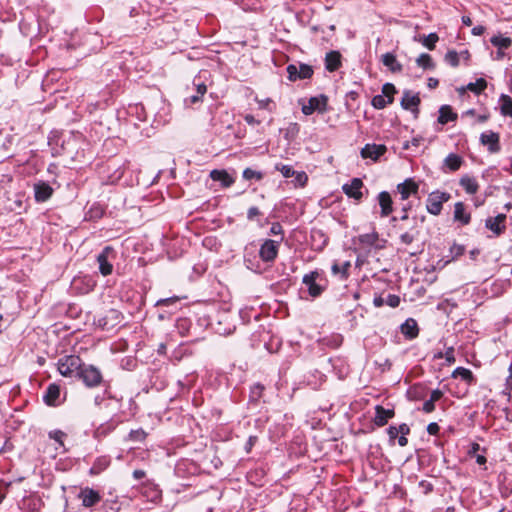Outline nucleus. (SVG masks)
Segmentation results:
<instances>
[{"label": "nucleus", "instance_id": "37", "mask_svg": "<svg viewBox=\"0 0 512 512\" xmlns=\"http://www.w3.org/2000/svg\"><path fill=\"white\" fill-rule=\"evenodd\" d=\"M452 378L460 377L468 386L475 385L477 379L472 371L465 367H457L451 374Z\"/></svg>", "mask_w": 512, "mask_h": 512}, {"label": "nucleus", "instance_id": "32", "mask_svg": "<svg viewBox=\"0 0 512 512\" xmlns=\"http://www.w3.org/2000/svg\"><path fill=\"white\" fill-rule=\"evenodd\" d=\"M310 238L311 246L316 251L323 250L329 241L328 236L320 229H312Z\"/></svg>", "mask_w": 512, "mask_h": 512}, {"label": "nucleus", "instance_id": "62", "mask_svg": "<svg viewBox=\"0 0 512 512\" xmlns=\"http://www.w3.org/2000/svg\"><path fill=\"white\" fill-rule=\"evenodd\" d=\"M419 487L421 488L422 492L427 495L429 493H431L434 489L432 483H430L429 481H426V480H422L419 482Z\"/></svg>", "mask_w": 512, "mask_h": 512}, {"label": "nucleus", "instance_id": "23", "mask_svg": "<svg viewBox=\"0 0 512 512\" xmlns=\"http://www.w3.org/2000/svg\"><path fill=\"white\" fill-rule=\"evenodd\" d=\"M394 416H395V410L394 409H386L382 405H376L375 406V416L373 418V423L377 427H383Z\"/></svg>", "mask_w": 512, "mask_h": 512}, {"label": "nucleus", "instance_id": "19", "mask_svg": "<svg viewBox=\"0 0 512 512\" xmlns=\"http://www.w3.org/2000/svg\"><path fill=\"white\" fill-rule=\"evenodd\" d=\"M420 103L421 99L418 94H413L410 90H405L403 92V97L401 99V107L403 109L418 114Z\"/></svg>", "mask_w": 512, "mask_h": 512}, {"label": "nucleus", "instance_id": "41", "mask_svg": "<svg viewBox=\"0 0 512 512\" xmlns=\"http://www.w3.org/2000/svg\"><path fill=\"white\" fill-rule=\"evenodd\" d=\"M378 239H379V234L377 232L361 234L358 237L359 244L362 247H366V248H370V247L374 246L377 243Z\"/></svg>", "mask_w": 512, "mask_h": 512}, {"label": "nucleus", "instance_id": "28", "mask_svg": "<svg viewBox=\"0 0 512 512\" xmlns=\"http://www.w3.org/2000/svg\"><path fill=\"white\" fill-rule=\"evenodd\" d=\"M464 163V159L456 154L450 153L446 156L443 161L442 171L443 172H456L458 171Z\"/></svg>", "mask_w": 512, "mask_h": 512}, {"label": "nucleus", "instance_id": "34", "mask_svg": "<svg viewBox=\"0 0 512 512\" xmlns=\"http://www.w3.org/2000/svg\"><path fill=\"white\" fill-rule=\"evenodd\" d=\"M438 112L439 115L437 122L441 125H445L449 122H455L458 119V114L453 111L450 105H442Z\"/></svg>", "mask_w": 512, "mask_h": 512}, {"label": "nucleus", "instance_id": "33", "mask_svg": "<svg viewBox=\"0 0 512 512\" xmlns=\"http://www.w3.org/2000/svg\"><path fill=\"white\" fill-rule=\"evenodd\" d=\"M488 86L486 79L478 78L475 82H470L466 86L458 88L459 94H464L467 90L471 91L475 95L482 94Z\"/></svg>", "mask_w": 512, "mask_h": 512}, {"label": "nucleus", "instance_id": "36", "mask_svg": "<svg viewBox=\"0 0 512 512\" xmlns=\"http://www.w3.org/2000/svg\"><path fill=\"white\" fill-rule=\"evenodd\" d=\"M459 184L470 195L476 194L480 187L477 179L467 174L460 178Z\"/></svg>", "mask_w": 512, "mask_h": 512}, {"label": "nucleus", "instance_id": "46", "mask_svg": "<svg viewBox=\"0 0 512 512\" xmlns=\"http://www.w3.org/2000/svg\"><path fill=\"white\" fill-rule=\"evenodd\" d=\"M416 63L419 67H422L423 69H434L435 64L433 62L432 57L427 53H422L417 59Z\"/></svg>", "mask_w": 512, "mask_h": 512}, {"label": "nucleus", "instance_id": "1", "mask_svg": "<svg viewBox=\"0 0 512 512\" xmlns=\"http://www.w3.org/2000/svg\"><path fill=\"white\" fill-rule=\"evenodd\" d=\"M411 208L410 203L405 204L401 209V216H392L390 220L393 228L399 233L400 242L404 245H410L418 238L420 234L418 227L426 219L425 215L410 217Z\"/></svg>", "mask_w": 512, "mask_h": 512}, {"label": "nucleus", "instance_id": "26", "mask_svg": "<svg viewBox=\"0 0 512 512\" xmlns=\"http://www.w3.org/2000/svg\"><path fill=\"white\" fill-rule=\"evenodd\" d=\"M106 210L107 206L105 204H102L100 202H94L89 206V208L85 212L84 220L97 222L98 220L103 218V216L106 213Z\"/></svg>", "mask_w": 512, "mask_h": 512}, {"label": "nucleus", "instance_id": "47", "mask_svg": "<svg viewBox=\"0 0 512 512\" xmlns=\"http://www.w3.org/2000/svg\"><path fill=\"white\" fill-rule=\"evenodd\" d=\"M343 342V337L340 334H334L330 337H325L322 339L323 345L330 347L332 349H336L341 346Z\"/></svg>", "mask_w": 512, "mask_h": 512}, {"label": "nucleus", "instance_id": "50", "mask_svg": "<svg viewBox=\"0 0 512 512\" xmlns=\"http://www.w3.org/2000/svg\"><path fill=\"white\" fill-rule=\"evenodd\" d=\"M445 62L453 68L459 66L460 63V55L455 50H449L444 56Z\"/></svg>", "mask_w": 512, "mask_h": 512}, {"label": "nucleus", "instance_id": "22", "mask_svg": "<svg viewBox=\"0 0 512 512\" xmlns=\"http://www.w3.org/2000/svg\"><path fill=\"white\" fill-rule=\"evenodd\" d=\"M453 220L462 226H466L471 222V213L467 211L465 203L459 201L454 204Z\"/></svg>", "mask_w": 512, "mask_h": 512}, {"label": "nucleus", "instance_id": "38", "mask_svg": "<svg viewBox=\"0 0 512 512\" xmlns=\"http://www.w3.org/2000/svg\"><path fill=\"white\" fill-rule=\"evenodd\" d=\"M381 61L383 65L393 73H399L403 70L402 64L397 61L396 56L393 53L388 52L383 54Z\"/></svg>", "mask_w": 512, "mask_h": 512}, {"label": "nucleus", "instance_id": "3", "mask_svg": "<svg viewBox=\"0 0 512 512\" xmlns=\"http://www.w3.org/2000/svg\"><path fill=\"white\" fill-rule=\"evenodd\" d=\"M83 361L78 355H65L58 359L57 370L67 378H77Z\"/></svg>", "mask_w": 512, "mask_h": 512}, {"label": "nucleus", "instance_id": "8", "mask_svg": "<svg viewBox=\"0 0 512 512\" xmlns=\"http://www.w3.org/2000/svg\"><path fill=\"white\" fill-rule=\"evenodd\" d=\"M77 499L81 501L84 508L90 509L102 501V495L98 490L86 486L80 489Z\"/></svg>", "mask_w": 512, "mask_h": 512}, {"label": "nucleus", "instance_id": "40", "mask_svg": "<svg viewBox=\"0 0 512 512\" xmlns=\"http://www.w3.org/2000/svg\"><path fill=\"white\" fill-rule=\"evenodd\" d=\"M264 217V213L256 206H251L247 210V220L250 222L256 221L260 227H263L266 222H262V219Z\"/></svg>", "mask_w": 512, "mask_h": 512}, {"label": "nucleus", "instance_id": "42", "mask_svg": "<svg viewBox=\"0 0 512 512\" xmlns=\"http://www.w3.org/2000/svg\"><path fill=\"white\" fill-rule=\"evenodd\" d=\"M490 42L493 46L500 50L508 49L512 45V39L509 37H504L501 34L492 36Z\"/></svg>", "mask_w": 512, "mask_h": 512}, {"label": "nucleus", "instance_id": "30", "mask_svg": "<svg viewBox=\"0 0 512 512\" xmlns=\"http://www.w3.org/2000/svg\"><path fill=\"white\" fill-rule=\"evenodd\" d=\"M324 61L325 69L329 72H335L342 66V55L339 51L332 50L326 53Z\"/></svg>", "mask_w": 512, "mask_h": 512}, {"label": "nucleus", "instance_id": "18", "mask_svg": "<svg viewBox=\"0 0 512 512\" xmlns=\"http://www.w3.org/2000/svg\"><path fill=\"white\" fill-rule=\"evenodd\" d=\"M506 214H498L496 217H489L485 220V227L496 236H500L506 230Z\"/></svg>", "mask_w": 512, "mask_h": 512}, {"label": "nucleus", "instance_id": "25", "mask_svg": "<svg viewBox=\"0 0 512 512\" xmlns=\"http://www.w3.org/2000/svg\"><path fill=\"white\" fill-rule=\"evenodd\" d=\"M352 264L350 261L340 262L335 260L331 266L332 275L340 281H346L350 276Z\"/></svg>", "mask_w": 512, "mask_h": 512}, {"label": "nucleus", "instance_id": "54", "mask_svg": "<svg viewBox=\"0 0 512 512\" xmlns=\"http://www.w3.org/2000/svg\"><path fill=\"white\" fill-rule=\"evenodd\" d=\"M128 438L131 441L143 442L147 438V433L142 428L131 430Z\"/></svg>", "mask_w": 512, "mask_h": 512}, {"label": "nucleus", "instance_id": "43", "mask_svg": "<svg viewBox=\"0 0 512 512\" xmlns=\"http://www.w3.org/2000/svg\"><path fill=\"white\" fill-rule=\"evenodd\" d=\"M264 390L265 386L263 384L255 383L250 388L249 401L252 403H258L263 396Z\"/></svg>", "mask_w": 512, "mask_h": 512}, {"label": "nucleus", "instance_id": "13", "mask_svg": "<svg viewBox=\"0 0 512 512\" xmlns=\"http://www.w3.org/2000/svg\"><path fill=\"white\" fill-rule=\"evenodd\" d=\"M328 97L321 94L317 97H311L306 105L302 106V112L304 115H311L315 111L323 113L327 110Z\"/></svg>", "mask_w": 512, "mask_h": 512}, {"label": "nucleus", "instance_id": "59", "mask_svg": "<svg viewBox=\"0 0 512 512\" xmlns=\"http://www.w3.org/2000/svg\"><path fill=\"white\" fill-rule=\"evenodd\" d=\"M465 252V246L461 244L454 243L450 248V253L452 258H458L462 256Z\"/></svg>", "mask_w": 512, "mask_h": 512}, {"label": "nucleus", "instance_id": "48", "mask_svg": "<svg viewBox=\"0 0 512 512\" xmlns=\"http://www.w3.org/2000/svg\"><path fill=\"white\" fill-rule=\"evenodd\" d=\"M242 177L247 181H261L264 178V173L248 167L243 170Z\"/></svg>", "mask_w": 512, "mask_h": 512}, {"label": "nucleus", "instance_id": "64", "mask_svg": "<svg viewBox=\"0 0 512 512\" xmlns=\"http://www.w3.org/2000/svg\"><path fill=\"white\" fill-rule=\"evenodd\" d=\"M295 179L296 181L303 187L307 184L308 176L305 172H296L295 171Z\"/></svg>", "mask_w": 512, "mask_h": 512}, {"label": "nucleus", "instance_id": "57", "mask_svg": "<svg viewBox=\"0 0 512 512\" xmlns=\"http://www.w3.org/2000/svg\"><path fill=\"white\" fill-rule=\"evenodd\" d=\"M388 104L389 103L382 94L375 95L371 100V105L378 110L384 109Z\"/></svg>", "mask_w": 512, "mask_h": 512}, {"label": "nucleus", "instance_id": "7", "mask_svg": "<svg viewBox=\"0 0 512 512\" xmlns=\"http://www.w3.org/2000/svg\"><path fill=\"white\" fill-rule=\"evenodd\" d=\"M97 281L91 275H79L73 278L71 288L81 295L90 293L95 289Z\"/></svg>", "mask_w": 512, "mask_h": 512}, {"label": "nucleus", "instance_id": "9", "mask_svg": "<svg viewBox=\"0 0 512 512\" xmlns=\"http://www.w3.org/2000/svg\"><path fill=\"white\" fill-rule=\"evenodd\" d=\"M280 241L266 239L260 246L259 257L265 263H273L278 256Z\"/></svg>", "mask_w": 512, "mask_h": 512}, {"label": "nucleus", "instance_id": "51", "mask_svg": "<svg viewBox=\"0 0 512 512\" xmlns=\"http://www.w3.org/2000/svg\"><path fill=\"white\" fill-rule=\"evenodd\" d=\"M191 90L196 91L198 94L204 97L207 92V86L202 80L201 76H196L193 79Z\"/></svg>", "mask_w": 512, "mask_h": 512}, {"label": "nucleus", "instance_id": "4", "mask_svg": "<svg viewBox=\"0 0 512 512\" xmlns=\"http://www.w3.org/2000/svg\"><path fill=\"white\" fill-rule=\"evenodd\" d=\"M451 199V194L446 191H432L426 200V210L429 214L438 216L443 210V204Z\"/></svg>", "mask_w": 512, "mask_h": 512}, {"label": "nucleus", "instance_id": "31", "mask_svg": "<svg viewBox=\"0 0 512 512\" xmlns=\"http://www.w3.org/2000/svg\"><path fill=\"white\" fill-rule=\"evenodd\" d=\"M53 194V188L46 182H39L34 185V197L36 202H45Z\"/></svg>", "mask_w": 512, "mask_h": 512}, {"label": "nucleus", "instance_id": "15", "mask_svg": "<svg viewBox=\"0 0 512 512\" xmlns=\"http://www.w3.org/2000/svg\"><path fill=\"white\" fill-rule=\"evenodd\" d=\"M479 141L492 154L498 153L501 150L500 135L497 132H484L480 135Z\"/></svg>", "mask_w": 512, "mask_h": 512}, {"label": "nucleus", "instance_id": "24", "mask_svg": "<svg viewBox=\"0 0 512 512\" xmlns=\"http://www.w3.org/2000/svg\"><path fill=\"white\" fill-rule=\"evenodd\" d=\"M377 201L380 206V216L385 218L393 212V200L389 192L382 191L377 195Z\"/></svg>", "mask_w": 512, "mask_h": 512}, {"label": "nucleus", "instance_id": "60", "mask_svg": "<svg viewBox=\"0 0 512 512\" xmlns=\"http://www.w3.org/2000/svg\"><path fill=\"white\" fill-rule=\"evenodd\" d=\"M385 304L392 308H396L400 305V297L395 294H389L385 300Z\"/></svg>", "mask_w": 512, "mask_h": 512}, {"label": "nucleus", "instance_id": "53", "mask_svg": "<svg viewBox=\"0 0 512 512\" xmlns=\"http://www.w3.org/2000/svg\"><path fill=\"white\" fill-rule=\"evenodd\" d=\"M202 101H203V96L198 94L196 91H193V93L191 95L187 96L184 99V103H185L186 107H193L195 105L202 103Z\"/></svg>", "mask_w": 512, "mask_h": 512}, {"label": "nucleus", "instance_id": "21", "mask_svg": "<svg viewBox=\"0 0 512 512\" xmlns=\"http://www.w3.org/2000/svg\"><path fill=\"white\" fill-rule=\"evenodd\" d=\"M387 151V147L383 144H366L361 149V157L370 158L374 161L378 160Z\"/></svg>", "mask_w": 512, "mask_h": 512}, {"label": "nucleus", "instance_id": "27", "mask_svg": "<svg viewBox=\"0 0 512 512\" xmlns=\"http://www.w3.org/2000/svg\"><path fill=\"white\" fill-rule=\"evenodd\" d=\"M111 465V457L108 455H103L97 457L92 466L90 467L88 474L92 477L98 476L107 470Z\"/></svg>", "mask_w": 512, "mask_h": 512}, {"label": "nucleus", "instance_id": "11", "mask_svg": "<svg viewBox=\"0 0 512 512\" xmlns=\"http://www.w3.org/2000/svg\"><path fill=\"white\" fill-rule=\"evenodd\" d=\"M115 257V251L112 246H105L97 256V262L99 264V272L103 276H109L113 272V264L110 258Z\"/></svg>", "mask_w": 512, "mask_h": 512}, {"label": "nucleus", "instance_id": "35", "mask_svg": "<svg viewBox=\"0 0 512 512\" xmlns=\"http://www.w3.org/2000/svg\"><path fill=\"white\" fill-rule=\"evenodd\" d=\"M401 333L409 340L415 339L419 334V327L415 319L408 318L401 325Z\"/></svg>", "mask_w": 512, "mask_h": 512}, {"label": "nucleus", "instance_id": "39", "mask_svg": "<svg viewBox=\"0 0 512 512\" xmlns=\"http://www.w3.org/2000/svg\"><path fill=\"white\" fill-rule=\"evenodd\" d=\"M499 103L501 115L512 118V98L507 94H501Z\"/></svg>", "mask_w": 512, "mask_h": 512}, {"label": "nucleus", "instance_id": "45", "mask_svg": "<svg viewBox=\"0 0 512 512\" xmlns=\"http://www.w3.org/2000/svg\"><path fill=\"white\" fill-rule=\"evenodd\" d=\"M398 433L400 436L398 437V444L401 447H405L408 444L407 435L410 434V427L406 423H402L397 426Z\"/></svg>", "mask_w": 512, "mask_h": 512}, {"label": "nucleus", "instance_id": "52", "mask_svg": "<svg viewBox=\"0 0 512 512\" xmlns=\"http://www.w3.org/2000/svg\"><path fill=\"white\" fill-rule=\"evenodd\" d=\"M439 37L436 33H430L427 36H423L422 44L429 50H434Z\"/></svg>", "mask_w": 512, "mask_h": 512}, {"label": "nucleus", "instance_id": "17", "mask_svg": "<svg viewBox=\"0 0 512 512\" xmlns=\"http://www.w3.org/2000/svg\"><path fill=\"white\" fill-rule=\"evenodd\" d=\"M397 191L400 194L401 200H407L412 195H417L419 191V184L413 178H407L404 182L397 185Z\"/></svg>", "mask_w": 512, "mask_h": 512}, {"label": "nucleus", "instance_id": "29", "mask_svg": "<svg viewBox=\"0 0 512 512\" xmlns=\"http://www.w3.org/2000/svg\"><path fill=\"white\" fill-rule=\"evenodd\" d=\"M209 176L213 181L220 182L223 188H229L235 183V178L225 169H214Z\"/></svg>", "mask_w": 512, "mask_h": 512}, {"label": "nucleus", "instance_id": "6", "mask_svg": "<svg viewBox=\"0 0 512 512\" xmlns=\"http://www.w3.org/2000/svg\"><path fill=\"white\" fill-rule=\"evenodd\" d=\"M66 398V392H64L62 397L61 386L58 383H50L44 394H43V402L50 407H58L60 406Z\"/></svg>", "mask_w": 512, "mask_h": 512}, {"label": "nucleus", "instance_id": "55", "mask_svg": "<svg viewBox=\"0 0 512 512\" xmlns=\"http://www.w3.org/2000/svg\"><path fill=\"white\" fill-rule=\"evenodd\" d=\"M275 170L279 171L285 178H290L295 175V170L290 165H284L282 163H277L275 165Z\"/></svg>", "mask_w": 512, "mask_h": 512}, {"label": "nucleus", "instance_id": "61", "mask_svg": "<svg viewBox=\"0 0 512 512\" xmlns=\"http://www.w3.org/2000/svg\"><path fill=\"white\" fill-rule=\"evenodd\" d=\"M387 434L389 436V442L391 444H394L395 440L398 438V430H397V426H389L388 429H387Z\"/></svg>", "mask_w": 512, "mask_h": 512}, {"label": "nucleus", "instance_id": "14", "mask_svg": "<svg viewBox=\"0 0 512 512\" xmlns=\"http://www.w3.org/2000/svg\"><path fill=\"white\" fill-rule=\"evenodd\" d=\"M140 493L148 501L154 503L159 502L162 498V491L159 488V485L151 480H147L141 484Z\"/></svg>", "mask_w": 512, "mask_h": 512}, {"label": "nucleus", "instance_id": "44", "mask_svg": "<svg viewBox=\"0 0 512 512\" xmlns=\"http://www.w3.org/2000/svg\"><path fill=\"white\" fill-rule=\"evenodd\" d=\"M255 101L258 104V108L261 110H267L270 113L276 110V103L271 98L260 99L256 96Z\"/></svg>", "mask_w": 512, "mask_h": 512}, {"label": "nucleus", "instance_id": "63", "mask_svg": "<svg viewBox=\"0 0 512 512\" xmlns=\"http://www.w3.org/2000/svg\"><path fill=\"white\" fill-rule=\"evenodd\" d=\"M444 357L446 359V362L451 365L453 363H455L456 361V358H455V355H454V348L453 347H449L447 348V350L445 351L444 353Z\"/></svg>", "mask_w": 512, "mask_h": 512}, {"label": "nucleus", "instance_id": "49", "mask_svg": "<svg viewBox=\"0 0 512 512\" xmlns=\"http://www.w3.org/2000/svg\"><path fill=\"white\" fill-rule=\"evenodd\" d=\"M397 93L395 86L392 83H385L382 86V95L387 100L389 104H392L394 101V95Z\"/></svg>", "mask_w": 512, "mask_h": 512}, {"label": "nucleus", "instance_id": "2", "mask_svg": "<svg viewBox=\"0 0 512 512\" xmlns=\"http://www.w3.org/2000/svg\"><path fill=\"white\" fill-rule=\"evenodd\" d=\"M302 283L307 287L311 297H319L328 286V280L323 272L314 270L303 276Z\"/></svg>", "mask_w": 512, "mask_h": 512}, {"label": "nucleus", "instance_id": "56", "mask_svg": "<svg viewBox=\"0 0 512 512\" xmlns=\"http://www.w3.org/2000/svg\"><path fill=\"white\" fill-rule=\"evenodd\" d=\"M50 439L56 441L61 447L64 446V440L67 434L61 430H52L48 433Z\"/></svg>", "mask_w": 512, "mask_h": 512}, {"label": "nucleus", "instance_id": "5", "mask_svg": "<svg viewBox=\"0 0 512 512\" xmlns=\"http://www.w3.org/2000/svg\"><path fill=\"white\" fill-rule=\"evenodd\" d=\"M77 379L81 380L85 386L95 388L101 385L103 376L97 367L83 363Z\"/></svg>", "mask_w": 512, "mask_h": 512}, {"label": "nucleus", "instance_id": "12", "mask_svg": "<svg viewBox=\"0 0 512 512\" xmlns=\"http://www.w3.org/2000/svg\"><path fill=\"white\" fill-rule=\"evenodd\" d=\"M364 187V183L360 178H353L349 183H345L342 186V191L348 198L353 199L356 203H360L364 196L362 191Z\"/></svg>", "mask_w": 512, "mask_h": 512}, {"label": "nucleus", "instance_id": "10", "mask_svg": "<svg viewBox=\"0 0 512 512\" xmlns=\"http://www.w3.org/2000/svg\"><path fill=\"white\" fill-rule=\"evenodd\" d=\"M286 71L288 74V79L292 82L297 80L310 79L314 74L313 67L305 63H300L299 66H296L295 64H289L286 68Z\"/></svg>", "mask_w": 512, "mask_h": 512}, {"label": "nucleus", "instance_id": "20", "mask_svg": "<svg viewBox=\"0 0 512 512\" xmlns=\"http://www.w3.org/2000/svg\"><path fill=\"white\" fill-rule=\"evenodd\" d=\"M122 319L121 313L116 309H110L107 311L104 317L99 319V326L103 330H111L118 324H120Z\"/></svg>", "mask_w": 512, "mask_h": 512}, {"label": "nucleus", "instance_id": "58", "mask_svg": "<svg viewBox=\"0 0 512 512\" xmlns=\"http://www.w3.org/2000/svg\"><path fill=\"white\" fill-rule=\"evenodd\" d=\"M270 234L280 236V239L278 241H280L281 243L284 239V230L282 225L279 222L272 223V226L270 228Z\"/></svg>", "mask_w": 512, "mask_h": 512}, {"label": "nucleus", "instance_id": "16", "mask_svg": "<svg viewBox=\"0 0 512 512\" xmlns=\"http://www.w3.org/2000/svg\"><path fill=\"white\" fill-rule=\"evenodd\" d=\"M43 506L44 502L37 494L24 497L19 505L22 512H41Z\"/></svg>", "mask_w": 512, "mask_h": 512}]
</instances>
